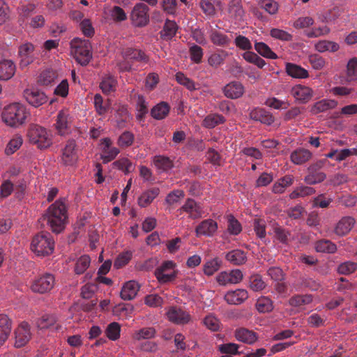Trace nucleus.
<instances>
[{"label":"nucleus","mask_w":357,"mask_h":357,"mask_svg":"<svg viewBox=\"0 0 357 357\" xmlns=\"http://www.w3.org/2000/svg\"><path fill=\"white\" fill-rule=\"evenodd\" d=\"M30 116L26 107L20 102H13L3 108L1 113L2 121L8 127L19 128L24 126Z\"/></svg>","instance_id":"nucleus-1"},{"label":"nucleus","mask_w":357,"mask_h":357,"mask_svg":"<svg viewBox=\"0 0 357 357\" xmlns=\"http://www.w3.org/2000/svg\"><path fill=\"white\" fill-rule=\"evenodd\" d=\"M45 219L53 232L57 234L61 232L64 229L67 219L65 203L61 200H57L51 204L47 210Z\"/></svg>","instance_id":"nucleus-2"},{"label":"nucleus","mask_w":357,"mask_h":357,"mask_svg":"<svg viewBox=\"0 0 357 357\" xmlns=\"http://www.w3.org/2000/svg\"><path fill=\"white\" fill-rule=\"evenodd\" d=\"M91 45L89 40L75 38L70 42V53L82 66L87 65L92 58Z\"/></svg>","instance_id":"nucleus-3"},{"label":"nucleus","mask_w":357,"mask_h":357,"mask_svg":"<svg viewBox=\"0 0 357 357\" xmlns=\"http://www.w3.org/2000/svg\"><path fill=\"white\" fill-rule=\"evenodd\" d=\"M54 249V241L49 233L36 235L31 243V250L37 256L45 257L51 255Z\"/></svg>","instance_id":"nucleus-4"},{"label":"nucleus","mask_w":357,"mask_h":357,"mask_svg":"<svg viewBox=\"0 0 357 357\" xmlns=\"http://www.w3.org/2000/svg\"><path fill=\"white\" fill-rule=\"evenodd\" d=\"M29 142L40 149H47L52 144L51 133L43 127L32 126L28 132Z\"/></svg>","instance_id":"nucleus-5"},{"label":"nucleus","mask_w":357,"mask_h":357,"mask_svg":"<svg viewBox=\"0 0 357 357\" xmlns=\"http://www.w3.org/2000/svg\"><path fill=\"white\" fill-rule=\"evenodd\" d=\"M131 24L137 28L147 26L150 22L149 8L144 3H137L130 14Z\"/></svg>","instance_id":"nucleus-6"},{"label":"nucleus","mask_w":357,"mask_h":357,"mask_svg":"<svg viewBox=\"0 0 357 357\" xmlns=\"http://www.w3.org/2000/svg\"><path fill=\"white\" fill-rule=\"evenodd\" d=\"M154 274L160 284L170 282L177 275L176 264L173 261H165L155 270Z\"/></svg>","instance_id":"nucleus-7"},{"label":"nucleus","mask_w":357,"mask_h":357,"mask_svg":"<svg viewBox=\"0 0 357 357\" xmlns=\"http://www.w3.org/2000/svg\"><path fill=\"white\" fill-rule=\"evenodd\" d=\"M55 279L53 275L45 273L33 279L30 289L33 293L44 294L50 292L54 287Z\"/></svg>","instance_id":"nucleus-8"},{"label":"nucleus","mask_w":357,"mask_h":357,"mask_svg":"<svg viewBox=\"0 0 357 357\" xmlns=\"http://www.w3.org/2000/svg\"><path fill=\"white\" fill-rule=\"evenodd\" d=\"M243 273L239 269H233L230 271H222L216 276L217 282L222 286L236 284L243 280Z\"/></svg>","instance_id":"nucleus-9"},{"label":"nucleus","mask_w":357,"mask_h":357,"mask_svg":"<svg viewBox=\"0 0 357 357\" xmlns=\"http://www.w3.org/2000/svg\"><path fill=\"white\" fill-rule=\"evenodd\" d=\"M290 93L296 102L305 104L312 98L313 90L305 85L296 84L291 88Z\"/></svg>","instance_id":"nucleus-10"},{"label":"nucleus","mask_w":357,"mask_h":357,"mask_svg":"<svg viewBox=\"0 0 357 357\" xmlns=\"http://www.w3.org/2000/svg\"><path fill=\"white\" fill-rule=\"evenodd\" d=\"M23 95L26 102L34 107H38L48 100L46 94L38 89H26L24 91Z\"/></svg>","instance_id":"nucleus-11"},{"label":"nucleus","mask_w":357,"mask_h":357,"mask_svg":"<svg viewBox=\"0 0 357 357\" xmlns=\"http://www.w3.org/2000/svg\"><path fill=\"white\" fill-rule=\"evenodd\" d=\"M78 160L76 143L74 140L67 142L62 150L61 162L66 166H73Z\"/></svg>","instance_id":"nucleus-12"},{"label":"nucleus","mask_w":357,"mask_h":357,"mask_svg":"<svg viewBox=\"0 0 357 357\" xmlns=\"http://www.w3.org/2000/svg\"><path fill=\"white\" fill-rule=\"evenodd\" d=\"M167 319L178 325H184L190 322L191 316L190 314L177 307H170L166 312Z\"/></svg>","instance_id":"nucleus-13"},{"label":"nucleus","mask_w":357,"mask_h":357,"mask_svg":"<svg viewBox=\"0 0 357 357\" xmlns=\"http://www.w3.org/2000/svg\"><path fill=\"white\" fill-rule=\"evenodd\" d=\"M72 123L71 116L68 109H63L56 116L55 128L60 135H65L70 132Z\"/></svg>","instance_id":"nucleus-14"},{"label":"nucleus","mask_w":357,"mask_h":357,"mask_svg":"<svg viewBox=\"0 0 357 357\" xmlns=\"http://www.w3.org/2000/svg\"><path fill=\"white\" fill-rule=\"evenodd\" d=\"M112 140L108 138H103L100 142V149L102 151L101 159L104 163L113 160L120 153V150L112 146Z\"/></svg>","instance_id":"nucleus-15"},{"label":"nucleus","mask_w":357,"mask_h":357,"mask_svg":"<svg viewBox=\"0 0 357 357\" xmlns=\"http://www.w3.org/2000/svg\"><path fill=\"white\" fill-rule=\"evenodd\" d=\"M218 229L217 222L208 218L202 221L195 228L197 237L206 236L213 237L216 234Z\"/></svg>","instance_id":"nucleus-16"},{"label":"nucleus","mask_w":357,"mask_h":357,"mask_svg":"<svg viewBox=\"0 0 357 357\" xmlns=\"http://www.w3.org/2000/svg\"><path fill=\"white\" fill-rule=\"evenodd\" d=\"M323 162L319 161L308 167V174L305 176L304 181L308 185H315L324 181L326 175L322 172H317V169L322 167Z\"/></svg>","instance_id":"nucleus-17"},{"label":"nucleus","mask_w":357,"mask_h":357,"mask_svg":"<svg viewBox=\"0 0 357 357\" xmlns=\"http://www.w3.org/2000/svg\"><path fill=\"white\" fill-rule=\"evenodd\" d=\"M30 326L26 322L21 323L15 332V347H22L31 339Z\"/></svg>","instance_id":"nucleus-18"},{"label":"nucleus","mask_w":357,"mask_h":357,"mask_svg":"<svg viewBox=\"0 0 357 357\" xmlns=\"http://www.w3.org/2000/svg\"><path fill=\"white\" fill-rule=\"evenodd\" d=\"M19 56L22 66H26L32 63L36 57L33 45L29 43L22 45L19 48Z\"/></svg>","instance_id":"nucleus-19"},{"label":"nucleus","mask_w":357,"mask_h":357,"mask_svg":"<svg viewBox=\"0 0 357 357\" xmlns=\"http://www.w3.org/2000/svg\"><path fill=\"white\" fill-rule=\"evenodd\" d=\"M179 211L187 213L192 219L200 218L204 214L202 207L192 199H187Z\"/></svg>","instance_id":"nucleus-20"},{"label":"nucleus","mask_w":357,"mask_h":357,"mask_svg":"<svg viewBox=\"0 0 357 357\" xmlns=\"http://www.w3.org/2000/svg\"><path fill=\"white\" fill-rule=\"evenodd\" d=\"M248 298V293L245 289H237L227 291L225 295V301L229 305H240Z\"/></svg>","instance_id":"nucleus-21"},{"label":"nucleus","mask_w":357,"mask_h":357,"mask_svg":"<svg viewBox=\"0 0 357 357\" xmlns=\"http://www.w3.org/2000/svg\"><path fill=\"white\" fill-rule=\"evenodd\" d=\"M250 116L252 119L270 126L274 122L273 114L263 108H255L251 110Z\"/></svg>","instance_id":"nucleus-22"},{"label":"nucleus","mask_w":357,"mask_h":357,"mask_svg":"<svg viewBox=\"0 0 357 357\" xmlns=\"http://www.w3.org/2000/svg\"><path fill=\"white\" fill-rule=\"evenodd\" d=\"M312 157V153L304 148H298L290 154V160L296 165H301L308 162Z\"/></svg>","instance_id":"nucleus-23"},{"label":"nucleus","mask_w":357,"mask_h":357,"mask_svg":"<svg viewBox=\"0 0 357 357\" xmlns=\"http://www.w3.org/2000/svg\"><path fill=\"white\" fill-rule=\"evenodd\" d=\"M244 86L239 82H231L227 84L223 89L224 94L231 99H236L244 93Z\"/></svg>","instance_id":"nucleus-24"},{"label":"nucleus","mask_w":357,"mask_h":357,"mask_svg":"<svg viewBox=\"0 0 357 357\" xmlns=\"http://www.w3.org/2000/svg\"><path fill=\"white\" fill-rule=\"evenodd\" d=\"M16 67L13 61L2 59L0 61V80L6 81L15 75Z\"/></svg>","instance_id":"nucleus-25"},{"label":"nucleus","mask_w":357,"mask_h":357,"mask_svg":"<svg viewBox=\"0 0 357 357\" xmlns=\"http://www.w3.org/2000/svg\"><path fill=\"white\" fill-rule=\"evenodd\" d=\"M12 329V321L6 314H0V346L8 340Z\"/></svg>","instance_id":"nucleus-26"},{"label":"nucleus","mask_w":357,"mask_h":357,"mask_svg":"<svg viewBox=\"0 0 357 357\" xmlns=\"http://www.w3.org/2000/svg\"><path fill=\"white\" fill-rule=\"evenodd\" d=\"M235 337L237 340L248 344H253L258 339V335L256 333L245 328L236 329Z\"/></svg>","instance_id":"nucleus-27"},{"label":"nucleus","mask_w":357,"mask_h":357,"mask_svg":"<svg viewBox=\"0 0 357 357\" xmlns=\"http://www.w3.org/2000/svg\"><path fill=\"white\" fill-rule=\"evenodd\" d=\"M139 289V286L137 282L133 280L128 281L121 289V297L125 301L132 300L136 296Z\"/></svg>","instance_id":"nucleus-28"},{"label":"nucleus","mask_w":357,"mask_h":357,"mask_svg":"<svg viewBox=\"0 0 357 357\" xmlns=\"http://www.w3.org/2000/svg\"><path fill=\"white\" fill-rule=\"evenodd\" d=\"M160 190L158 188H153L144 191L138 197L137 203L142 208L150 205L153 201L158 196Z\"/></svg>","instance_id":"nucleus-29"},{"label":"nucleus","mask_w":357,"mask_h":357,"mask_svg":"<svg viewBox=\"0 0 357 357\" xmlns=\"http://www.w3.org/2000/svg\"><path fill=\"white\" fill-rule=\"evenodd\" d=\"M287 74L295 79H305L309 77L308 71L295 63H287L285 64Z\"/></svg>","instance_id":"nucleus-30"},{"label":"nucleus","mask_w":357,"mask_h":357,"mask_svg":"<svg viewBox=\"0 0 357 357\" xmlns=\"http://www.w3.org/2000/svg\"><path fill=\"white\" fill-rule=\"evenodd\" d=\"M337 101L334 100L323 99L312 105L310 107V112L313 114H317L333 109L337 106Z\"/></svg>","instance_id":"nucleus-31"},{"label":"nucleus","mask_w":357,"mask_h":357,"mask_svg":"<svg viewBox=\"0 0 357 357\" xmlns=\"http://www.w3.org/2000/svg\"><path fill=\"white\" fill-rule=\"evenodd\" d=\"M356 221L351 217L342 218L335 227V233L338 236H344L347 234L354 227Z\"/></svg>","instance_id":"nucleus-32"},{"label":"nucleus","mask_w":357,"mask_h":357,"mask_svg":"<svg viewBox=\"0 0 357 357\" xmlns=\"http://www.w3.org/2000/svg\"><path fill=\"white\" fill-rule=\"evenodd\" d=\"M227 10L231 17L236 20H243L244 10L241 5V0H229Z\"/></svg>","instance_id":"nucleus-33"},{"label":"nucleus","mask_w":357,"mask_h":357,"mask_svg":"<svg viewBox=\"0 0 357 357\" xmlns=\"http://www.w3.org/2000/svg\"><path fill=\"white\" fill-rule=\"evenodd\" d=\"M178 26L174 20H167L160 32V38L164 40H171L176 33Z\"/></svg>","instance_id":"nucleus-34"},{"label":"nucleus","mask_w":357,"mask_h":357,"mask_svg":"<svg viewBox=\"0 0 357 357\" xmlns=\"http://www.w3.org/2000/svg\"><path fill=\"white\" fill-rule=\"evenodd\" d=\"M314 47V50L320 53H324L326 52H335L340 49V45L338 43L328 40H319L315 43Z\"/></svg>","instance_id":"nucleus-35"},{"label":"nucleus","mask_w":357,"mask_h":357,"mask_svg":"<svg viewBox=\"0 0 357 357\" xmlns=\"http://www.w3.org/2000/svg\"><path fill=\"white\" fill-rule=\"evenodd\" d=\"M242 230L240 222L231 215L228 216L227 229L223 233L222 237L227 238V235L236 236L241 233Z\"/></svg>","instance_id":"nucleus-36"},{"label":"nucleus","mask_w":357,"mask_h":357,"mask_svg":"<svg viewBox=\"0 0 357 357\" xmlns=\"http://www.w3.org/2000/svg\"><path fill=\"white\" fill-rule=\"evenodd\" d=\"M117 86L116 79L112 75H105L100 83V88L105 94H109L116 91Z\"/></svg>","instance_id":"nucleus-37"},{"label":"nucleus","mask_w":357,"mask_h":357,"mask_svg":"<svg viewBox=\"0 0 357 357\" xmlns=\"http://www.w3.org/2000/svg\"><path fill=\"white\" fill-rule=\"evenodd\" d=\"M226 259L234 265H241L247 260L246 254L241 250H234L226 255Z\"/></svg>","instance_id":"nucleus-38"},{"label":"nucleus","mask_w":357,"mask_h":357,"mask_svg":"<svg viewBox=\"0 0 357 357\" xmlns=\"http://www.w3.org/2000/svg\"><path fill=\"white\" fill-rule=\"evenodd\" d=\"M106 14L111 20L115 22H123L127 19L126 13L119 6L110 8Z\"/></svg>","instance_id":"nucleus-39"},{"label":"nucleus","mask_w":357,"mask_h":357,"mask_svg":"<svg viewBox=\"0 0 357 357\" xmlns=\"http://www.w3.org/2000/svg\"><path fill=\"white\" fill-rule=\"evenodd\" d=\"M331 32V29L326 25L313 26L305 31V35L309 38H315L327 36Z\"/></svg>","instance_id":"nucleus-40"},{"label":"nucleus","mask_w":357,"mask_h":357,"mask_svg":"<svg viewBox=\"0 0 357 357\" xmlns=\"http://www.w3.org/2000/svg\"><path fill=\"white\" fill-rule=\"evenodd\" d=\"M225 119L218 114H211L207 115L203 120L202 126L206 128H213L216 126L223 123Z\"/></svg>","instance_id":"nucleus-41"},{"label":"nucleus","mask_w":357,"mask_h":357,"mask_svg":"<svg viewBox=\"0 0 357 357\" xmlns=\"http://www.w3.org/2000/svg\"><path fill=\"white\" fill-rule=\"evenodd\" d=\"M169 112V106L165 102L156 105L151 109V116L158 120L163 119Z\"/></svg>","instance_id":"nucleus-42"},{"label":"nucleus","mask_w":357,"mask_h":357,"mask_svg":"<svg viewBox=\"0 0 357 357\" xmlns=\"http://www.w3.org/2000/svg\"><path fill=\"white\" fill-rule=\"evenodd\" d=\"M153 163L160 172H167L173 167L172 160L165 156H155Z\"/></svg>","instance_id":"nucleus-43"},{"label":"nucleus","mask_w":357,"mask_h":357,"mask_svg":"<svg viewBox=\"0 0 357 357\" xmlns=\"http://www.w3.org/2000/svg\"><path fill=\"white\" fill-rule=\"evenodd\" d=\"M255 49L263 57L270 59H278V55L271 50L268 45L263 42H255Z\"/></svg>","instance_id":"nucleus-44"},{"label":"nucleus","mask_w":357,"mask_h":357,"mask_svg":"<svg viewBox=\"0 0 357 357\" xmlns=\"http://www.w3.org/2000/svg\"><path fill=\"white\" fill-rule=\"evenodd\" d=\"M265 105L274 109H285L290 106V102L287 100H280L276 97L271 96L266 98Z\"/></svg>","instance_id":"nucleus-45"},{"label":"nucleus","mask_w":357,"mask_h":357,"mask_svg":"<svg viewBox=\"0 0 357 357\" xmlns=\"http://www.w3.org/2000/svg\"><path fill=\"white\" fill-rule=\"evenodd\" d=\"M113 166L119 170L123 172L126 174H128L135 169V165L133 163L126 157L120 158L119 160L113 162Z\"/></svg>","instance_id":"nucleus-46"},{"label":"nucleus","mask_w":357,"mask_h":357,"mask_svg":"<svg viewBox=\"0 0 357 357\" xmlns=\"http://www.w3.org/2000/svg\"><path fill=\"white\" fill-rule=\"evenodd\" d=\"M57 76L56 71L53 70H46L40 73L38 82L43 86L52 85L55 83Z\"/></svg>","instance_id":"nucleus-47"},{"label":"nucleus","mask_w":357,"mask_h":357,"mask_svg":"<svg viewBox=\"0 0 357 357\" xmlns=\"http://www.w3.org/2000/svg\"><path fill=\"white\" fill-rule=\"evenodd\" d=\"M315 250L319 252L334 253L337 250V246L329 240H320L315 243Z\"/></svg>","instance_id":"nucleus-48"},{"label":"nucleus","mask_w":357,"mask_h":357,"mask_svg":"<svg viewBox=\"0 0 357 357\" xmlns=\"http://www.w3.org/2000/svg\"><path fill=\"white\" fill-rule=\"evenodd\" d=\"M312 301V296L310 294L296 295L289 299V304L291 306L301 307L310 304Z\"/></svg>","instance_id":"nucleus-49"},{"label":"nucleus","mask_w":357,"mask_h":357,"mask_svg":"<svg viewBox=\"0 0 357 357\" xmlns=\"http://www.w3.org/2000/svg\"><path fill=\"white\" fill-rule=\"evenodd\" d=\"M255 307L258 312L261 313L269 312L273 308L272 301L266 296L259 298L257 300Z\"/></svg>","instance_id":"nucleus-50"},{"label":"nucleus","mask_w":357,"mask_h":357,"mask_svg":"<svg viewBox=\"0 0 357 357\" xmlns=\"http://www.w3.org/2000/svg\"><path fill=\"white\" fill-rule=\"evenodd\" d=\"M227 56L228 53L225 50H221L218 53H213L208 56V63L211 66L218 68L223 63Z\"/></svg>","instance_id":"nucleus-51"},{"label":"nucleus","mask_w":357,"mask_h":357,"mask_svg":"<svg viewBox=\"0 0 357 357\" xmlns=\"http://www.w3.org/2000/svg\"><path fill=\"white\" fill-rule=\"evenodd\" d=\"M91 259L88 255H82L77 259L75 266V273L77 275L84 273L89 267Z\"/></svg>","instance_id":"nucleus-52"},{"label":"nucleus","mask_w":357,"mask_h":357,"mask_svg":"<svg viewBox=\"0 0 357 357\" xmlns=\"http://www.w3.org/2000/svg\"><path fill=\"white\" fill-rule=\"evenodd\" d=\"M220 264L221 261L218 259H212L204 264L203 271L205 275L211 276L219 270Z\"/></svg>","instance_id":"nucleus-53"},{"label":"nucleus","mask_w":357,"mask_h":357,"mask_svg":"<svg viewBox=\"0 0 357 357\" xmlns=\"http://www.w3.org/2000/svg\"><path fill=\"white\" fill-rule=\"evenodd\" d=\"M211 42L218 46H224L229 43L230 40L228 36L217 31H212L210 34Z\"/></svg>","instance_id":"nucleus-54"},{"label":"nucleus","mask_w":357,"mask_h":357,"mask_svg":"<svg viewBox=\"0 0 357 357\" xmlns=\"http://www.w3.org/2000/svg\"><path fill=\"white\" fill-rule=\"evenodd\" d=\"M315 192V190L312 187L301 185L291 192L289 195L290 199H296L298 197H305L311 195Z\"/></svg>","instance_id":"nucleus-55"},{"label":"nucleus","mask_w":357,"mask_h":357,"mask_svg":"<svg viewBox=\"0 0 357 357\" xmlns=\"http://www.w3.org/2000/svg\"><path fill=\"white\" fill-rule=\"evenodd\" d=\"M314 20L310 16H302L297 18L293 23V26L296 29H304L311 27Z\"/></svg>","instance_id":"nucleus-56"},{"label":"nucleus","mask_w":357,"mask_h":357,"mask_svg":"<svg viewBox=\"0 0 357 357\" xmlns=\"http://www.w3.org/2000/svg\"><path fill=\"white\" fill-rule=\"evenodd\" d=\"M93 103L96 112L99 115H104L106 114L109 105L103 101V98L101 95L97 93L94 96Z\"/></svg>","instance_id":"nucleus-57"},{"label":"nucleus","mask_w":357,"mask_h":357,"mask_svg":"<svg viewBox=\"0 0 357 357\" xmlns=\"http://www.w3.org/2000/svg\"><path fill=\"white\" fill-rule=\"evenodd\" d=\"M106 335L111 340H116L120 337L121 326L117 322L109 324L106 329Z\"/></svg>","instance_id":"nucleus-58"},{"label":"nucleus","mask_w":357,"mask_h":357,"mask_svg":"<svg viewBox=\"0 0 357 357\" xmlns=\"http://www.w3.org/2000/svg\"><path fill=\"white\" fill-rule=\"evenodd\" d=\"M258 5L270 15H274L278 10V4L274 0H259Z\"/></svg>","instance_id":"nucleus-59"},{"label":"nucleus","mask_w":357,"mask_h":357,"mask_svg":"<svg viewBox=\"0 0 357 357\" xmlns=\"http://www.w3.org/2000/svg\"><path fill=\"white\" fill-rule=\"evenodd\" d=\"M175 77L178 83L184 86L188 90L195 91L197 89V84L192 79L187 77L183 73H177Z\"/></svg>","instance_id":"nucleus-60"},{"label":"nucleus","mask_w":357,"mask_h":357,"mask_svg":"<svg viewBox=\"0 0 357 357\" xmlns=\"http://www.w3.org/2000/svg\"><path fill=\"white\" fill-rule=\"evenodd\" d=\"M199 6L203 13L208 17H213L215 16L216 9L211 0H200Z\"/></svg>","instance_id":"nucleus-61"},{"label":"nucleus","mask_w":357,"mask_h":357,"mask_svg":"<svg viewBox=\"0 0 357 357\" xmlns=\"http://www.w3.org/2000/svg\"><path fill=\"white\" fill-rule=\"evenodd\" d=\"M155 335V331L152 327L143 328L137 331L133 334V338L136 340H141L143 339H151Z\"/></svg>","instance_id":"nucleus-62"},{"label":"nucleus","mask_w":357,"mask_h":357,"mask_svg":"<svg viewBox=\"0 0 357 357\" xmlns=\"http://www.w3.org/2000/svg\"><path fill=\"white\" fill-rule=\"evenodd\" d=\"M203 323L207 328L212 331H217L220 328V320L213 314L206 316Z\"/></svg>","instance_id":"nucleus-63"},{"label":"nucleus","mask_w":357,"mask_h":357,"mask_svg":"<svg viewBox=\"0 0 357 357\" xmlns=\"http://www.w3.org/2000/svg\"><path fill=\"white\" fill-rule=\"evenodd\" d=\"M266 283L259 275H253L250 278V287L255 291L264 289Z\"/></svg>","instance_id":"nucleus-64"}]
</instances>
